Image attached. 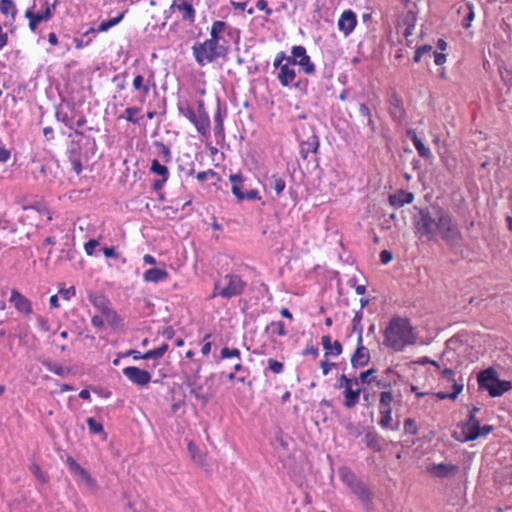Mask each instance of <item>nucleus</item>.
Returning a JSON list of instances; mask_svg holds the SVG:
<instances>
[{
  "mask_svg": "<svg viewBox=\"0 0 512 512\" xmlns=\"http://www.w3.org/2000/svg\"><path fill=\"white\" fill-rule=\"evenodd\" d=\"M179 111L180 113L185 116L191 123L194 122L196 118V114L192 107H190L188 104L185 105H179Z\"/></svg>",
  "mask_w": 512,
  "mask_h": 512,
  "instance_id": "nucleus-44",
  "label": "nucleus"
},
{
  "mask_svg": "<svg viewBox=\"0 0 512 512\" xmlns=\"http://www.w3.org/2000/svg\"><path fill=\"white\" fill-rule=\"evenodd\" d=\"M480 428V421L475 415H468L467 420L461 425V431L464 435V441L471 434H474Z\"/></svg>",
  "mask_w": 512,
  "mask_h": 512,
  "instance_id": "nucleus-22",
  "label": "nucleus"
},
{
  "mask_svg": "<svg viewBox=\"0 0 512 512\" xmlns=\"http://www.w3.org/2000/svg\"><path fill=\"white\" fill-rule=\"evenodd\" d=\"M228 358H237L238 361L241 360L240 350L237 348H228L224 347L220 352V359H228Z\"/></svg>",
  "mask_w": 512,
  "mask_h": 512,
  "instance_id": "nucleus-39",
  "label": "nucleus"
},
{
  "mask_svg": "<svg viewBox=\"0 0 512 512\" xmlns=\"http://www.w3.org/2000/svg\"><path fill=\"white\" fill-rule=\"evenodd\" d=\"M390 116L397 123H402L405 120L406 112L402 105V101L396 96H392L390 99Z\"/></svg>",
  "mask_w": 512,
  "mask_h": 512,
  "instance_id": "nucleus-15",
  "label": "nucleus"
},
{
  "mask_svg": "<svg viewBox=\"0 0 512 512\" xmlns=\"http://www.w3.org/2000/svg\"><path fill=\"white\" fill-rule=\"evenodd\" d=\"M140 112V108L138 107H128L125 109L124 114L120 116V118H125L128 122L133 124H138L140 118H135L134 116Z\"/></svg>",
  "mask_w": 512,
  "mask_h": 512,
  "instance_id": "nucleus-36",
  "label": "nucleus"
},
{
  "mask_svg": "<svg viewBox=\"0 0 512 512\" xmlns=\"http://www.w3.org/2000/svg\"><path fill=\"white\" fill-rule=\"evenodd\" d=\"M38 3L41 4V9L36 13H38L41 17H44V21H49L53 16V10H55L56 2L50 5L46 0H34V5L32 8L34 9Z\"/></svg>",
  "mask_w": 512,
  "mask_h": 512,
  "instance_id": "nucleus-26",
  "label": "nucleus"
},
{
  "mask_svg": "<svg viewBox=\"0 0 512 512\" xmlns=\"http://www.w3.org/2000/svg\"><path fill=\"white\" fill-rule=\"evenodd\" d=\"M356 24V14L352 10H345L338 20V28L346 36L354 30Z\"/></svg>",
  "mask_w": 512,
  "mask_h": 512,
  "instance_id": "nucleus-11",
  "label": "nucleus"
},
{
  "mask_svg": "<svg viewBox=\"0 0 512 512\" xmlns=\"http://www.w3.org/2000/svg\"><path fill=\"white\" fill-rule=\"evenodd\" d=\"M375 372H376V370L374 368H371V369L361 372L359 374V378L357 379L358 384L359 383L371 384L372 383L371 378L374 377L373 375Z\"/></svg>",
  "mask_w": 512,
  "mask_h": 512,
  "instance_id": "nucleus-45",
  "label": "nucleus"
},
{
  "mask_svg": "<svg viewBox=\"0 0 512 512\" xmlns=\"http://www.w3.org/2000/svg\"><path fill=\"white\" fill-rule=\"evenodd\" d=\"M228 27L227 23L222 20L214 21L211 27L212 31H216L217 33L223 34V32Z\"/></svg>",
  "mask_w": 512,
  "mask_h": 512,
  "instance_id": "nucleus-59",
  "label": "nucleus"
},
{
  "mask_svg": "<svg viewBox=\"0 0 512 512\" xmlns=\"http://www.w3.org/2000/svg\"><path fill=\"white\" fill-rule=\"evenodd\" d=\"M41 363L47 370L60 377H66L71 371L70 368L63 367L62 365L50 360H43Z\"/></svg>",
  "mask_w": 512,
  "mask_h": 512,
  "instance_id": "nucleus-28",
  "label": "nucleus"
},
{
  "mask_svg": "<svg viewBox=\"0 0 512 512\" xmlns=\"http://www.w3.org/2000/svg\"><path fill=\"white\" fill-rule=\"evenodd\" d=\"M150 171L164 178H169L168 168L162 165L157 159L152 160Z\"/></svg>",
  "mask_w": 512,
  "mask_h": 512,
  "instance_id": "nucleus-33",
  "label": "nucleus"
},
{
  "mask_svg": "<svg viewBox=\"0 0 512 512\" xmlns=\"http://www.w3.org/2000/svg\"><path fill=\"white\" fill-rule=\"evenodd\" d=\"M144 78L142 75H137L134 80H133V88L135 90H140L143 94V96H147L149 91H150V87L148 84H144Z\"/></svg>",
  "mask_w": 512,
  "mask_h": 512,
  "instance_id": "nucleus-37",
  "label": "nucleus"
},
{
  "mask_svg": "<svg viewBox=\"0 0 512 512\" xmlns=\"http://www.w3.org/2000/svg\"><path fill=\"white\" fill-rule=\"evenodd\" d=\"M268 186L275 191L277 196H280L285 189L286 183L282 177L274 174L268 179Z\"/></svg>",
  "mask_w": 512,
  "mask_h": 512,
  "instance_id": "nucleus-31",
  "label": "nucleus"
},
{
  "mask_svg": "<svg viewBox=\"0 0 512 512\" xmlns=\"http://www.w3.org/2000/svg\"><path fill=\"white\" fill-rule=\"evenodd\" d=\"M86 423L90 432H92L93 434H100L104 430L102 423L98 422L93 417L87 418Z\"/></svg>",
  "mask_w": 512,
  "mask_h": 512,
  "instance_id": "nucleus-43",
  "label": "nucleus"
},
{
  "mask_svg": "<svg viewBox=\"0 0 512 512\" xmlns=\"http://www.w3.org/2000/svg\"><path fill=\"white\" fill-rule=\"evenodd\" d=\"M33 10L34 9L32 7L28 8L25 11L24 16H25V18H27L29 20V29L32 32H35L39 23L44 21V17H41L38 13H35Z\"/></svg>",
  "mask_w": 512,
  "mask_h": 512,
  "instance_id": "nucleus-30",
  "label": "nucleus"
},
{
  "mask_svg": "<svg viewBox=\"0 0 512 512\" xmlns=\"http://www.w3.org/2000/svg\"><path fill=\"white\" fill-rule=\"evenodd\" d=\"M361 392L362 390L360 388L352 389V387H346V389L343 391V405L348 409L355 407L359 402Z\"/></svg>",
  "mask_w": 512,
  "mask_h": 512,
  "instance_id": "nucleus-21",
  "label": "nucleus"
},
{
  "mask_svg": "<svg viewBox=\"0 0 512 512\" xmlns=\"http://www.w3.org/2000/svg\"><path fill=\"white\" fill-rule=\"evenodd\" d=\"M73 111V104L67 103L66 106L59 105L56 107V119L65 124L68 128L73 129V116L70 115Z\"/></svg>",
  "mask_w": 512,
  "mask_h": 512,
  "instance_id": "nucleus-14",
  "label": "nucleus"
},
{
  "mask_svg": "<svg viewBox=\"0 0 512 512\" xmlns=\"http://www.w3.org/2000/svg\"><path fill=\"white\" fill-rule=\"evenodd\" d=\"M494 427L492 425H480V428L474 433L471 434L470 437L466 438L467 441H474L478 439L479 437L487 436L489 433L493 431Z\"/></svg>",
  "mask_w": 512,
  "mask_h": 512,
  "instance_id": "nucleus-35",
  "label": "nucleus"
},
{
  "mask_svg": "<svg viewBox=\"0 0 512 512\" xmlns=\"http://www.w3.org/2000/svg\"><path fill=\"white\" fill-rule=\"evenodd\" d=\"M178 10L182 12V20L188 21L189 23H194L196 11L193 8V5L189 0H182L179 4Z\"/></svg>",
  "mask_w": 512,
  "mask_h": 512,
  "instance_id": "nucleus-25",
  "label": "nucleus"
},
{
  "mask_svg": "<svg viewBox=\"0 0 512 512\" xmlns=\"http://www.w3.org/2000/svg\"><path fill=\"white\" fill-rule=\"evenodd\" d=\"M501 80L509 88H512V71L507 68L499 69Z\"/></svg>",
  "mask_w": 512,
  "mask_h": 512,
  "instance_id": "nucleus-49",
  "label": "nucleus"
},
{
  "mask_svg": "<svg viewBox=\"0 0 512 512\" xmlns=\"http://www.w3.org/2000/svg\"><path fill=\"white\" fill-rule=\"evenodd\" d=\"M207 41L214 43V44H225L226 41L223 39V36L221 33H217L216 31L210 30V38L207 39Z\"/></svg>",
  "mask_w": 512,
  "mask_h": 512,
  "instance_id": "nucleus-54",
  "label": "nucleus"
},
{
  "mask_svg": "<svg viewBox=\"0 0 512 512\" xmlns=\"http://www.w3.org/2000/svg\"><path fill=\"white\" fill-rule=\"evenodd\" d=\"M414 200V195L411 192L399 190L389 196V203L394 208H400L405 204H410Z\"/></svg>",
  "mask_w": 512,
  "mask_h": 512,
  "instance_id": "nucleus-16",
  "label": "nucleus"
},
{
  "mask_svg": "<svg viewBox=\"0 0 512 512\" xmlns=\"http://www.w3.org/2000/svg\"><path fill=\"white\" fill-rule=\"evenodd\" d=\"M69 161H70V163L72 165V168L75 171V173L77 175H80L82 170H83L82 163H81V158H75L74 156H72V157H69Z\"/></svg>",
  "mask_w": 512,
  "mask_h": 512,
  "instance_id": "nucleus-55",
  "label": "nucleus"
},
{
  "mask_svg": "<svg viewBox=\"0 0 512 512\" xmlns=\"http://www.w3.org/2000/svg\"><path fill=\"white\" fill-rule=\"evenodd\" d=\"M432 53V46L431 45H428V44H425V45H422V46H419L416 51H415V55H414V62L418 63L421 61V58L424 56V55H431Z\"/></svg>",
  "mask_w": 512,
  "mask_h": 512,
  "instance_id": "nucleus-42",
  "label": "nucleus"
},
{
  "mask_svg": "<svg viewBox=\"0 0 512 512\" xmlns=\"http://www.w3.org/2000/svg\"><path fill=\"white\" fill-rule=\"evenodd\" d=\"M477 380L479 388L488 391L491 397H500L512 389L511 382L500 380L496 370L491 367L481 371L477 376Z\"/></svg>",
  "mask_w": 512,
  "mask_h": 512,
  "instance_id": "nucleus-4",
  "label": "nucleus"
},
{
  "mask_svg": "<svg viewBox=\"0 0 512 512\" xmlns=\"http://www.w3.org/2000/svg\"><path fill=\"white\" fill-rule=\"evenodd\" d=\"M394 401V395L391 390L383 391L380 393L379 399V413L381 418L379 420V425L382 428L390 427V423L392 422V407L391 404Z\"/></svg>",
  "mask_w": 512,
  "mask_h": 512,
  "instance_id": "nucleus-6",
  "label": "nucleus"
},
{
  "mask_svg": "<svg viewBox=\"0 0 512 512\" xmlns=\"http://www.w3.org/2000/svg\"><path fill=\"white\" fill-rule=\"evenodd\" d=\"M256 8L261 11H265L266 15L272 14V9L268 7V3L266 0H258L256 2Z\"/></svg>",
  "mask_w": 512,
  "mask_h": 512,
  "instance_id": "nucleus-64",
  "label": "nucleus"
},
{
  "mask_svg": "<svg viewBox=\"0 0 512 512\" xmlns=\"http://www.w3.org/2000/svg\"><path fill=\"white\" fill-rule=\"evenodd\" d=\"M270 329H272L273 333L277 334L278 336H285L287 334L284 323L282 321H272L269 325H267L265 331L268 332Z\"/></svg>",
  "mask_w": 512,
  "mask_h": 512,
  "instance_id": "nucleus-40",
  "label": "nucleus"
},
{
  "mask_svg": "<svg viewBox=\"0 0 512 512\" xmlns=\"http://www.w3.org/2000/svg\"><path fill=\"white\" fill-rule=\"evenodd\" d=\"M404 431L406 434L416 435L418 432V427L414 419L407 418L404 421Z\"/></svg>",
  "mask_w": 512,
  "mask_h": 512,
  "instance_id": "nucleus-47",
  "label": "nucleus"
},
{
  "mask_svg": "<svg viewBox=\"0 0 512 512\" xmlns=\"http://www.w3.org/2000/svg\"><path fill=\"white\" fill-rule=\"evenodd\" d=\"M353 384L358 385V380L357 379L352 380V379L348 378L345 374H342L340 376V378L338 379L336 386L338 388L346 389V387H352Z\"/></svg>",
  "mask_w": 512,
  "mask_h": 512,
  "instance_id": "nucleus-50",
  "label": "nucleus"
},
{
  "mask_svg": "<svg viewBox=\"0 0 512 512\" xmlns=\"http://www.w3.org/2000/svg\"><path fill=\"white\" fill-rule=\"evenodd\" d=\"M363 441L368 448L375 452H380L382 450L381 442L383 439L376 431H368L365 434Z\"/></svg>",
  "mask_w": 512,
  "mask_h": 512,
  "instance_id": "nucleus-23",
  "label": "nucleus"
},
{
  "mask_svg": "<svg viewBox=\"0 0 512 512\" xmlns=\"http://www.w3.org/2000/svg\"><path fill=\"white\" fill-rule=\"evenodd\" d=\"M335 366H336V364H335V363L329 362V361H327V360H322V361L320 362V367H321V369H322V373H323V375H325V376H326V375H328V374H329V372H330V370H331L333 367H335Z\"/></svg>",
  "mask_w": 512,
  "mask_h": 512,
  "instance_id": "nucleus-63",
  "label": "nucleus"
},
{
  "mask_svg": "<svg viewBox=\"0 0 512 512\" xmlns=\"http://www.w3.org/2000/svg\"><path fill=\"white\" fill-rule=\"evenodd\" d=\"M69 468L72 472H74L75 476H80L84 478V480H90L86 471L80 467V465L73 460L72 458L68 459Z\"/></svg>",
  "mask_w": 512,
  "mask_h": 512,
  "instance_id": "nucleus-38",
  "label": "nucleus"
},
{
  "mask_svg": "<svg viewBox=\"0 0 512 512\" xmlns=\"http://www.w3.org/2000/svg\"><path fill=\"white\" fill-rule=\"evenodd\" d=\"M296 73L295 70L288 66V64H284L280 67L278 73V80L282 86H289L295 79Z\"/></svg>",
  "mask_w": 512,
  "mask_h": 512,
  "instance_id": "nucleus-24",
  "label": "nucleus"
},
{
  "mask_svg": "<svg viewBox=\"0 0 512 512\" xmlns=\"http://www.w3.org/2000/svg\"><path fill=\"white\" fill-rule=\"evenodd\" d=\"M124 17V13H121L119 14L117 17L115 18H112V19H109V20H105V21H102L98 27V31L99 32H106L108 31L111 27L117 25L118 23H120L122 21Z\"/></svg>",
  "mask_w": 512,
  "mask_h": 512,
  "instance_id": "nucleus-34",
  "label": "nucleus"
},
{
  "mask_svg": "<svg viewBox=\"0 0 512 512\" xmlns=\"http://www.w3.org/2000/svg\"><path fill=\"white\" fill-rule=\"evenodd\" d=\"M246 287V283L240 276L227 274L222 279L215 282L213 297L221 296L225 299L241 295Z\"/></svg>",
  "mask_w": 512,
  "mask_h": 512,
  "instance_id": "nucleus-5",
  "label": "nucleus"
},
{
  "mask_svg": "<svg viewBox=\"0 0 512 512\" xmlns=\"http://www.w3.org/2000/svg\"><path fill=\"white\" fill-rule=\"evenodd\" d=\"M193 124L195 125L197 131L202 135H205L210 128L209 115L205 111L202 101L198 102V115H196Z\"/></svg>",
  "mask_w": 512,
  "mask_h": 512,
  "instance_id": "nucleus-13",
  "label": "nucleus"
},
{
  "mask_svg": "<svg viewBox=\"0 0 512 512\" xmlns=\"http://www.w3.org/2000/svg\"><path fill=\"white\" fill-rule=\"evenodd\" d=\"M102 251H103L104 256L107 258L118 259L120 256L119 253L116 251L115 247H113V246L105 247L102 249Z\"/></svg>",
  "mask_w": 512,
  "mask_h": 512,
  "instance_id": "nucleus-62",
  "label": "nucleus"
},
{
  "mask_svg": "<svg viewBox=\"0 0 512 512\" xmlns=\"http://www.w3.org/2000/svg\"><path fill=\"white\" fill-rule=\"evenodd\" d=\"M72 156H74L75 158H80V146L75 141L71 142V146L68 150V158Z\"/></svg>",
  "mask_w": 512,
  "mask_h": 512,
  "instance_id": "nucleus-60",
  "label": "nucleus"
},
{
  "mask_svg": "<svg viewBox=\"0 0 512 512\" xmlns=\"http://www.w3.org/2000/svg\"><path fill=\"white\" fill-rule=\"evenodd\" d=\"M228 46L225 44H214L207 40L196 42L192 46L195 61L200 66L213 63L219 58H225L228 54Z\"/></svg>",
  "mask_w": 512,
  "mask_h": 512,
  "instance_id": "nucleus-3",
  "label": "nucleus"
},
{
  "mask_svg": "<svg viewBox=\"0 0 512 512\" xmlns=\"http://www.w3.org/2000/svg\"><path fill=\"white\" fill-rule=\"evenodd\" d=\"M428 469L437 478L454 477L459 471L458 466L450 463L432 464Z\"/></svg>",
  "mask_w": 512,
  "mask_h": 512,
  "instance_id": "nucleus-9",
  "label": "nucleus"
},
{
  "mask_svg": "<svg viewBox=\"0 0 512 512\" xmlns=\"http://www.w3.org/2000/svg\"><path fill=\"white\" fill-rule=\"evenodd\" d=\"M216 176H217V173L212 169H209L207 171L198 172L196 175L197 179L200 182L206 181L209 177H216Z\"/></svg>",
  "mask_w": 512,
  "mask_h": 512,
  "instance_id": "nucleus-57",
  "label": "nucleus"
},
{
  "mask_svg": "<svg viewBox=\"0 0 512 512\" xmlns=\"http://www.w3.org/2000/svg\"><path fill=\"white\" fill-rule=\"evenodd\" d=\"M0 12L14 21L17 14L16 4L13 0L0 1Z\"/></svg>",
  "mask_w": 512,
  "mask_h": 512,
  "instance_id": "nucleus-29",
  "label": "nucleus"
},
{
  "mask_svg": "<svg viewBox=\"0 0 512 512\" xmlns=\"http://www.w3.org/2000/svg\"><path fill=\"white\" fill-rule=\"evenodd\" d=\"M363 311L358 310L352 319V331L357 333V340L363 341V326L361 324Z\"/></svg>",
  "mask_w": 512,
  "mask_h": 512,
  "instance_id": "nucleus-32",
  "label": "nucleus"
},
{
  "mask_svg": "<svg viewBox=\"0 0 512 512\" xmlns=\"http://www.w3.org/2000/svg\"><path fill=\"white\" fill-rule=\"evenodd\" d=\"M415 336L410 322L406 318L394 316L384 331V345L402 351L405 346L414 344Z\"/></svg>",
  "mask_w": 512,
  "mask_h": 512,
  "instance_id": "nucleus-2",
  "label": "nucleus"
},
{
  "mask_svg": "<svg viewBox=\"0 0 512 512\" xmlns=\"http://www.w3.org/2000/svg\"><path fill=\"white\" fill-rule=\"evenodd\" d=\"M156 145L160 148V154L165 162H169L171 159L170 149L163 143L157 142Z\"/></svg>",
  "mask_w": 512,
  "mask_h": 512,
  "instance_id": "nucleus-56",
  "label": "nucleus"
},
{
  "mask_svg": "<svg viewBox=\"0 0 512 512\" xmlns=\"http://www.w3.org/2000/svg\"><path fill=\"white\" fill-rule=\"evenodd\" d=\"M169 273L165 269L151 268L144 272L143 279L146 282L158 283L168 278Z\"/></svg>",
  "mask_w": 512,
  "mask_h": 512,
  "instance_id": "nucleus-20",
  "label": "nucleus"
},
{
  "mask_svg": "<svg viewBox=\"0 0 512 512\" xmlns=\"http://www.w3.org/2000/svg\"><path fill=\"white\" fill-rule=\"evenodd\" d=\"M75 293H76V290L73 286H71L69 288H62L59 291V294L61 295V297L66 300H69L72 296L75 295Z\"/></svg>",
  "mask_w": 512,
  "mask_h": 512,
  "instance_id": "nucleus-61",
  "label": "nucleus"
},
{
  "mask_svg": "<svg viewBox=\"0 0 512 512\" xmlns=\"http://www.w3.org/2000/svg\"><path fill=\"white\" fill-rule=\"evenodd\" d=\"M10 302H12L14 304L15 308L19 312H21L25 315H29L32 313L31 301L28 298H26L25 296H23L16 289H13L11 291Z\"/></svg>",
  "mask_w": 512,
  "mask_h": 512,
  "instance_id": "nucleus-12",
  "label": "nucleus"
},
{
  "mask_svg": "<svg viewBox=\"0 0 512 512\" xmlns=\"http://www.w3.org/2000/svg\"><path fill=\"white\" fill-rule=\"evenodd\" d=\"M349 488L352 492L363 502L369 503L371 500V493L365 485V482H348Z\"/></svg>",
  "mask_w": 512,
  "mask_h": 512,
  "instance_id": "nucleus-19",
  "label": "nucleus"
},
{
  "mask_svg": "<svg viewBox=\"0 0 512 512\" xmlns=\"http://www.w3.org/2000/svg\"><path fill=\"white\" fill-rule=\"evenodd\" d=\"M319 149V138L316 134H312L307 140L300 144V155L303 159H307L309 153H317Z\"/></svg>",
  "mask_w": 512,
  "mask_h": 512,
  "instance_id": "nucleus-17",
  "label": "nucleus"
},
{
  "mask_svg": "<svg viewBox=\"0 0 512 512\" xmlns=\"http://www.w3.org/2000/svg\"><path fill=\"white\" fill-rule=\"evenodd\" d=\"M122 372L129 381L138 386H145L151 381V374L148 371L135 366L125 367Z\"/></svg>",
  "mask_w": 512,
  "mask_h": 512,
  "instance_id": "nucleus-7",
  "label": "nucleus"
},
{
  "mask_svg": "<svg viewBox=\"0 0 512 512\" xmlns=\"http://www.w3.org/2000/svg\"><path fill=\"white\" fill-rule=\"evenodd\" d=\"M49 167L46 164L39 163V166L37 167V171L34 172V177L39 179H47L49 176Z\"/></svg>",
  "mask_w": 512,
  "mask_h": 512,
  "instance_id": "nucleus-51",
  "label": "nucleus"
},
{
  "mask_svg": "<svg viewBox=\"0 0 512 512\" xmlns=\"http://www.w3.org/2000/svg\"><path fill=\"white\" fill-rule=\"evenodd\" d=\"M99 245L98 240L96 239H90L87 241L84 245L85 252L87 255H92L94 253L95 248Z\"/></svg>",
  "mask_w": 512,
  "mask_h": 512,
  "instance_id": "nucleus-58",
  "label": "nucleus"
},
{
  "mask_svg": "<svg viewBox=\"0 0 512 512\" xmlns=\"http://www.w3.org/2000/svg\"><path fill=\"white\" fill-rule=\"evenodd\" d=\"M418 154L424 158V159H431L433 156H432V153L430 151V149L428 147H426L423 142L420 143V144H417V146L415 147Z\"/></svg>",
  "mask_w": 512,
  "mask_h": 512,
  "instance_id": "nucleus-53",
  "label": "nucleus"
},
{
  "mask_svg": "<svg viewBox=\"0 0 512 512\" xmlns=\"http://www.w3.org/2000/svg\"><path fill=\"white\" fill-rule=\"evenodd\" d=\"M268 369L274 374H281L284 371V364L273 358L268 359Z\"/></svg>",
  "mask_w": 512,
  "mask_h": 512,
  "instance_id": "nucleus-46",
  "label": "nucleus"
},
{
  "mask_svg": "<svg viewBox=\"0 0 512 512\" xmlns=\"http://www.w3.org/2000/svg\"><path fill=\"white\" fill-rule=\"evenodd\" d=\"M370 351L363 345V341L357 340V347L351 356L350 362L354 369L366 366L370 362Z\"/></svg>",
  "mask_w": 512,
  "mask_h": 512,
  "instance_id": "nucleus-8",
  "label": "nucleus"
},
{
  "mask_svg": "<svg viewBox=\"0 0 512 512\" xmlns=\"http://www.w3.org/2000/svg\"><path fill=\"white\" fill-rule=\"evenodd\" d=\"M291 54L295 57L296 60H301L307 55L306 48L301 45L293 46L291 49Z\"/></svg>",
  "mask_w": 512,
  "mask_h": 512,
  "instance_id": "nucleus-52",
  "label": "nucleus"
},
{
  "mask_svg": "<svg viewBox=\"0 0 512 512\" xmlns=\"http://www.w3.org/2000/svg\"><path fill=\"white\" fill-rule=\"evenodd\" d=\"M214 123H215V127H214L215 135L216 136L222 135L223 131H224V126H223V118H222L220 109H218L217 113L214 116Z\"/></svg>",
  "mask_w": 512,
  "mask_h": 512,
  "instance_id": "nucleus-48",
  "label": "nucleus"
},
{
  "mask_svg": "<svg viewBox=\"0 0 512 512\" xmlns=\"http://www.w3.org/2000/svg\"><path fill=\"white\" fill-rule=\"evenodd\" d=\"M321 344L325 350V357L328 356H339L342 354L343 347L339 341H331V337L329 335H324L321 338Z\"/></svg>",
  "mask_w": 512,
  "mask_h": 512,
  "instance_id": "nucleus-18",
  "label": "nucleus"
},
{
  "mask_svg": "<svg viewBox=\"0 0 512 512\" xmlns=\"http://www.w3.org/2000/svg\"><path fill=\"white\" fill-rule=\"evenodd\" d=\"M298 65L301 66L302 70L306 74H313L315 72V65L308 55L301 60H298Z\"/></svg>",
  "mask_w": 512,
  "mask_h": 512,
  "instance_id": "nucleus-41",
  "label": "nucleus"
},
{
  "mask_svg": "<svg viewBox=\"0 0 512 512\" xmlns=\"http://www.w3.org/2000/svg\"><path fill=\"white\" fill-rule=\"evenodd\" d=\"M414 226L420 237L436 241L440 236L450 248L458 247L462 241V233L454 217L440 206L420 209L414 217Z\"/></svg>",
  "mask_w": 512,
  "mask_h": 512,
  "instance_id": "nucleus-1",
  "label": "nucleus"
},
{
  "mask_svg": "<svg viewBox=\"0 0 512 512\" xmlns=\"http://www.w3.org/2000/svg\"><path fill=\"white\" fill-rule=\"evenodd\" d=\"M89 299L92 305L98 309L107 319H110L116 315L114 310L110 307L109 300L104 295H91Z\"/></svg>",
  "mask_w": 512,
  "mask_h": 512,
  "instance_id": "nucleus-10",
  "label": "nucleus"
},
{
  "mask_svg": "<svg viewBox=\"0 0 512 512\" xmlns=\"http://www.w3.org/2000/svg\"><path fill=\"white\" fill-rule=\"evenodd\" d=\"M230 181L232 183V193L233 195L239 200H244V192L242 191L243 185V177L241 174H231L230 175Z\"/></svg>",
  "mask_w": 512,
  "mask_h": 512,
  "instance_id": "nucleus-27",
  "label": "nucleus"
}]
</instances>
